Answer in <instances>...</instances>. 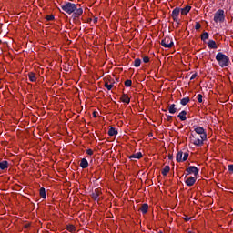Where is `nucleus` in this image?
Instances as JSON below:
<instances>
[{
	"label": "nucleus",
	"mask_w": 233,
	"mask_h": 233,
	"mask_svg": "<svg viewBox=\"0 0 233 233\" xmlns=\"http://www.w3.org/2000/svg\"><path fill=\"white\" fill-rule=\"evenodd\" d=\"M61 9L66 14H73V19H77V17H81L83 15V8L77 7V5L74 3L67 2L65 5H61Z\"/></svg>",
	"instance_id": "nucleus-1"
},
{
	"label": "nucleus",
	"mask_w": 233,
	"mask_h": 233,
	"mask_svg": "<svg viewBox=\"0 0 233 233\" xmlns=\"http://www.w3.org/2000/svg\"><path fill=\"white\" fill-rule=\"evenodd\" d=\"M216 61L218 63L220 68H226L228 66V65H230V57L222 52H219L216 55Z\"/></svg>",
	"instance_id": "nucleus-2"
},
{
	"label": "nucleus",
	"mask_w": 233,
	"mask_h": 233,
	"mask_svg": "<svg viewBox=\"0 0 233 233\" xmlns=\"http://www.w3.org/2000/svg\"><path fill=\"white\" fill-rule=\"evenodd\" d=\"M213 21L216 23H224L225 22V11L223 9H218L214 14Z\"/></svg>",
	"instance_id": "nucleus-3"
},
{
	"label": "nucleus",
	"mask_w": 233,
	"mask_h": 233,
	"mask_svg": "<svg viewBox=\"0 0 233 233\" xmlns=\"http://www.w3.org/2000/svg\"><path fill=\"white\" fill-rule=\"evenodd\" d=\"M160 45H162L164 48H172V46H174V40L167 36L161 40Z\"/></svg>",
	"instance_id": "nucleus-4"
},
{
	"label": "nucleus",
	"mask_w": 233,
	"mask_h": 233,
	"mask_svg": "<svg viewBox=\"0 0 233 233\" xmlns=\"http://www.w3.org/2000/svg\"><path fill=\"white\" fill-rule=\"evenodd\" d=\"M181 12V8L179 7H176L171 14V17L173 19V21H175V23H177V25H179V14Z\"/></svg>",
	"instance_id": "nucleus-5"
},
{
	"label": "nucleus",
	"mask_w": 233,
	"mask_h": 233,
	"mask_svg": "<svg viewBox=\"0 0 233 233\" xmlns=\"http://www.w3.org/2000/svg\"><path fill=\"white\" fill-rule=\"evenodd\" d=\"M186 172L187 174L185 176V177L190 174H194L195 177H198V175L199 174V170H198L196 166H190L189 167L186 168Z\"/></svg>",
	"instance_id": "nucleus-6"
},
{
	"label": "nucleus",
	"mask_w": 233,
	"mask_h": 233,
	"mask_svg": "<svg viewBox=\"0 0 233 233\" xmlns=\"http://www.w3.org/2000/svg\"><path fill=\"white\" fill-rule=\"evenodd\" d=\"M195 132L200 136V139L207 140V132L205 131V128L197 127H195Z\"/></svg>",
	"instance_id": "nucleus-7"
},
{
	"label": "nucleus",
	"mask_w": 233,
	"mask_h": 233,
	"mask_svg": "<svg viewBox=\"0 0 233 233\" xmlns=\"http://www.w3.org/2000/svg\"><path fill=\"white\" fill-rule=\"evenodd\" d=\"M193 139V145H195V147H203L204 145V141L203 138L199 139L198 137H196V136H194V134H191Z\"/></svg>",
	"instance_id": "nucleus-8"
},
{
	"label": "nucleus",
	"mask_w": 233,
	"mask_h": 233,
	"mask_svg": "<svg viewBox=\"0 0 233 233\" xmlns=\"http://www.w3.org/2000/svg\"><path fill=\"white\" fill-rule=\"evenodd\" d=\"M197 179L198 178L196 177H190L187 179H186L185 183L187 187H194Z\"/></svg>",
	"instance_id": "nucleus-9"
},
{
	"label": "nucleus",
	"mask_w": 233,
	"mask_h": 233,
	"mask_svg": "<svg viewBox=\"0 0 233 233\" xmlns=\"http://www.w3.org/2000/svg\"><path fill=\"white\" fill-rule=\"evenodd\" d=\"M141 157H143V153L137 152V153L131 155L129 157V159H131V161H134V159H141Z\"/></svg>",
	"instance_id": "nucleus-10"
},
{
	"label": "nucleus",
	"mask_w": 233,
	"mask_h": 233,
	"mask_svg": "<svg viewBox=\"0 0 233 233\" xmlns=\"http://www.w3.org/2000/svg\"><path fill=\"white\" fill-rule=\"evenodd\" d=\"M190 10H192V6L187 5L186 7L181 8L180 12H181L182 15H187V14H188V12H190Z\"/></svg>",
	"instance_id": "nucleus-11"
},
{
	"label": "nucleus",
	"mask_w": 233,
	"mask_h": 233,
	"mask_svg": "<svg viewBox=\"0 0 233 233\" xmlns=\"http://www.w3.org/2000/svg\"><path fill=\"white\" fill-rule=\"evenodd\" d=\"M208 48H211L212 50H216L218 48V44H216V41L209 40L208 43Z\"/></svg>",
	"instance_id": "nucleus-12"
},
{
	"label": "nucleus",
	"mask_w": 233,
	"mask_h": 233,
	"mask_svg": "<svg viewBox=\"0 0 233 233\" xmlns=\"http://www.w3.org/2000/svg\"><path fill=\"white\" fill-rule=\"evenodd\" d=\"M28 78L31 83H35V81H37V76H35V73L34 72L28 73Z\"/></svg>",
	"instance_id": "nucleus-13"
},
{
	"label": "nucleus",
	"mask_w": 233,
	"mask_h": 233,
	"mask_svg": "<svg viewBox=\"0 0 233 233\" xmlns=\"http://www.w3.org/2000/svg\"><path fill=\"white\" fill-rule=\"evenodd\" d=\"M177 117H179L180 121H187V111L183 110L178 115Z\"/></svg>",
	"instance_id": "nucleus-14"
},
{
	"label": "nucleus",
	"mask_w": 233,
	"mask_h": 233,
	"mask_svg": "<svg viewBox=\"0 0 233 233\" xmlns=\"http://www.w3.org/2000/svg\"><path fill=\"white\" fill-rule=\"evenodd\" d=\"M81 168H88V160L86 158H82L80 162Z\"/></svg>",
	"instance_id": "nucleus-15"
},
{
	"label": "nucleus",
	"mask_w": 233,
	"mask_h": 233,
	"mask_svg": "<svg viewBox=\"0 0 233 233\" xmlns=\"http://www.w3.org/2000/svg\"><path fill=\"white\" fill-rule=\"evenodd\" d=\"M8 168V161L3 160L0 162V170H6Z\"/></svg>",
	"instance_id": "nucleus-16"
},
{
	"label": "nucleus",
	"mask_w": 233,
	"mask_h": 233,
	"mask_svg": "<svg viewBox=\"0 0 233 233\" xmlns=\"http://www.w3.org/2000/svg\"><path fill=\"white\" fill-rule=\"evenodd\" d=\"M121 101L123 103H127V105H128L130 103V97H128V95L123 94L121 96Z\"/></svg>",
	"instance_id": "nucleus-17"
},
{
	"label": "nucleus",
	"mask_w": 233,
	"mask_h": 233,
	"mask_svg": "<svg viewBox=\"0 0 233 233\" xmlns=\"http://www.w3.org/2000/svg\"><path fill=\"white\" fill-rule=\"evenodd\" d=\"M169 114H176L177 112V108H176V104H171L168 107Z\"/></svg>",
	"instance_id": "nucleus-18"
},
{
	"label": "nucleus",
	"mask_w": 233,
	"mask_h": 233,
	"mask_svg": "<svg viewBox=\"0 0 233 233\" xmlns=\"http://www.w3.org/2000/svg\"><path fill=\"white\" fill-rule=\"evenodd\" d=\"M177 163H183V151H178L176 157Z\"/></svg>",
	"instance_id": "nucleus-19"
},
{
	"label": "nucleus",
	"mask_w": 233,
	"mask_h": 233,
	"mask_svg": "<svg viewBox=\"0 0 233 233\" xmlns=\"http://www.w3.org/2000/svg\"><path fill=\"white\" fill-rule=\"evenodd\" d=\"M188 103H190V97L188 96L184 97L180 100V105H182L183 106L188 105Z\"/></svg>",
	"instance_id": "nucleus-20"
},
{
	"label": "nucleus",
	"mask_w": 233,
	"mask_h": 233,
	"mask_svg": "<svg viewBox=\"0 0 233 233\" xmlns=\"http://www.w3.org/2000/svg\"><path fill=\"white\" fill-rule=\"evenodd\" d=\"M117 134H118V132L115 127H111L108 130V136H110V137L117 136Z\"/></svg>",
	"instance_id": "nucleus-21"
},
{
	"label": "nucleus",
	"mask_w": 233,
	"mask_h": 233,
	"mask_svg": "<svg viewBox=\"0 0 233 233\" xmlns=\"http://www.w3.org/2000/svg\"><path fill=\"white\" fill-rule=\"evenodd\" d=\"M91 198L94 201H97L99 199V191L95 190V192L91 194Z\"/></svg>",
	"instance_id": "nucleus-22"
},
{
	"label": "nucleus",
	"mask_w": 233,
	"mask_h": 233,
	"mask_svg": "<svg viewBox=\"0 0 233 233\" xmlns=\"http://www.w3.org/2000/svg\"><path fill=\"white\" fill-rule=\"evenodd\" d=\"M140 212L147 214V212H148V204H143L140 208Z\"/></svg>",
	"instance_id": "nucleus-23"
},
{
	"label": "nucleus",
	"mask_w": 233,
	"mask_h": 233,
	"mask_svg": "<svg viewBox=\"0 0 233 233\" xmlns=\"http://www.w3.org/2000/svg\"><path fill=\"white\" fill-rule=\"evenodd\" d=\"M39 194L43 199H46V190L45 189V187L40 188Z\"/></svg>",
	"instance_id": "nucleus-24"
},
{
	"label": "nucleus",
	"mask_w": 233,
	"mask_h": 233,
	"mask_svg": "<svg viewBox=\"0 0 233 233\" xmlns=\"http://www.w3.org/2000/svg\"><path fill=\"white\" fill-rule=\"evenodd\" d=\"M170 172V166H165V167L162 169V176H167Z\"/></svg>",
	"instance_id": "nucleus-25"
},
{
	"label": "nucleus",
	"mask_w": 233,
	"mask_h": 233,
	"mask_svg": "<svg viewBox=\"0 0 233 233\" xmlns=\"http://www.w3.org/2000/svg\"><path fill=\"white\" fill-rule=\"evenodd\" d=\"M66 230H68V232H76V226L69 224L66 226Z\"/></svg>",
	"instance_id": "nucleus-26"
},
{
	"label": "nucleus",
	"mask_w": 233,
	"mask_h": 233,
	"mask_svg": "<svg viewBox=\"0 0 233 233\" xmlns=\"http://www.w3.org/2000/svg\"><path fill=\"white\" fill-rule=\"evenodd\" d=\"M134 66H136V68H139V66H141V59L139 58L135 59Z\"/></svg>",
	"instance_id": "nucleus-27"
},
{
	"label": "nucleus",
	"mask_w": 233,
	"mask_h": 233,
	"mask_svg": "<svg viewBox=\"0 0 233 233\" xmlns=\"http://www.w3.org/2000/svg\"><path fill=\"white\" fill-rule=\"evenodd\" d=\"M210 35H208V32H204L202 35H201V40L202 41H207V39H208Z\"/></svg>",
	"instance_id": "nucleus-28"
},
{
	"label": "nucleus",
	"mask_w": 233,
	"mask_h": 233,
	"mask_svg": "<svg viewBox=\"0 0 233 233\" xmlns=\"http://www.w3.org/2000/svg\"><path fill=\"white\" fill-rule=\"evenodd\" d=\"M104 86H105V88H107L108 90H112V88H114V84H108V82H106Z\"/></svg>",
	"instance_id": "nucleus-29"
},
{
	"label": "nucleus",
	"mask_w": 233,
	"mask_h": 233,
	"mask_svg": "<svg viewBox=\"0 0 233 233\" xmlns=\"http://www.w3.org/2000/svg\"><path fill=\"white\" fill-rule=\"evenodd\" d=\"M46 21H54V19H56V17L54 16V15H48L46 16Z\"/></svg>",
	"instance_id": "nucleus-30"
},
{
	"label": "nucleus",
	"mask_w": 233,
	"mask_h": 233,
	"mask_svg": "<svg viewBox=\"0 0 233 233\" xmlns=\"http://www.w3.org/2000/svg\"><path fill=\"white\" fill-rule=\"evenodd\" d=\"M125 86H127V87L132 86V80H130V79L126 80Z\"/></svg>",
	"instance_id": "nucleus-31"
},
{
	"label": "nucleus",
	"mask_w": 233,
	"mask_h": 233,
	"mask_svg": "<svg viewBox=\"0 0 233 233\" xmlns=\"http://www.w3.org/2000/svg\"><path fill=\"white\" fill-rule=\"evenodd\" d=\"M197 98H198V103H203V95L198 94L197 96Z\"/></svg>",
	"instance_id": "nucleus-32"
},
{
	"label": "nucleus",
	"mask_w": 233,
	"mask_h": 233,
	"mask_svg": "<svg viewBox=\"0 0 233 233\" xmlns=\"http://www.w3.org/2000/svg\"><path fill=\"white\" fill-rule=\"evenodd\" d=\"M188 159V152L184 153V156L182 157V162L187 161Z\"/></svg>",
	"instance_id": "nucleus-33"
},
{
	"label": "nucleus",
	"mask_w": 233,
	"mask_h": 233,
	"mask_svg": "<svg viewBox=\"0 0 233 233\" xmlns=\"http://www.w3.org/2000/svg\"><path fill=\"white\" fill-rule=\"evenodd\" d=\"M199 28H201V24H199V22H196L195 29L199 30Z\"/></svg>",
	"instance_id": "nucleus-34"
},
{
	"label": "nucleus",
	"mask_w": 233,
	"mask_h": 233,
	"mask_svg": "<svg viewBox=\"0 0 233 233\" xmlns=\"http://www.w3.org/2000/svg\"><path fill=\"white\" fill-rule=\"evenodd\" d=\"M228 170L233 174V164L228 166Z\"/></svg>",
	"instance_id": "nucleus-35"
},
{
	"label": "nucleus",
	"mask_w": 233,
	"mask_h": 233,
	"mask_svg": "<svg viewBox=\"0 0 233 233\" xmlns=\"http://www.w3.org/2000/svg\"><path fill=\"white\" fill-rule=\"evenodd\" d=\"M143 62L144 63H149L150 62V58L148 56H144L143 57Z\"/></svg>",
	"instance_id": "nucleus-36"
},
{
	"label": "nucleus",
	"mask_w": 233,
	"mask_h": 233,
	"mask_svg": "<svg viewBox=\"0 0 233 233\" xmlns=\"http://www.w3.org/2000/svg\"><path fill=\"white\" fill-rule=\"evenodd\" d=\"M86 154H87L88 156H92V155L94 154V151H93L92 149H87V150H86Z\"/></svg>",
	"instance_id": "nucleus-37"
},
{
	"label": "nucleus",
	"mask_w": 233,
	"mask_h": 233,
	"mask_svg": "<svg viewBox=\"0 0 233 233\" xmlns=\"http://www.w3.org/2000/svg\"><path fill=\"white\" fill-rule=\"evenodd\" d=\"M198 77V74H193L190 77V81H192L193 79L197 78Z\"/></svg>",
	"instance_id": "nucleus-38"
},
{
	"label": "nucleus",
	"mask_w": 233,
	"mask_h": 233,
	"mask_svg": "<svg viewBox=\"0 0 233 233\" xmlns=\"http://www.w3.org/2000/svg\"><path fill=\"white\" fill-rule=\"evenodd\" d=\"M167 121H172V116L170 115H166Z\"/></svg>",
	"instance_id": "nucleus-39"
},
{
	"label": "nucleus",
	"mask_w": 233,
	"mask_h": 233,
	"mask_svg": "<svg viewBox=\"0 0 233 233\" xmlns=\"http://www.w3.org/2000/svg\"><path fill=\"white\" fill-rule=\"evenodd\" d=\"M184 219H185L186 221H188L189 219H192V218H190V217H188V216H185V217H184Z\"/></svg>",
	"instance_id": "nucleus-40"
},
{
	"label": "nucleus",
	"mask_w": 233,
	"mask_h": 233,
	"mask_svg": "<svg viewBox=\"0 0 233 233\" xmlns=\"http://www.w3.org/2000/svg\"><path fill=\"white\" fill-rule=\"evenodd\" d=\"M167 157H168V159H170V160L174 159V156H172L171 154H168Z\"/></svg>",
	"instance_id": "nucleus-41"
},
{
	"label": "nucleus",
	"mask_w": 233,
	"mask_h": 233,
	"mask_svg": "<svg viewBox=\"0 0 233 233\" xmlns=\"http://www.w3.org/2000/svg\"><path fill=\"white\" fill-rule=\"evenodd\" d=\"M93 117H97V112L96 111L93 112Z\"/></svg>",
	"instance_id": "nucleus-42"
},
{
	"label": "nucleus",
	"mask_w": 233,
	"mask_h": 233,
	"mask_svg": "<svg viewBox=\"0 0 233 233\" xmlns=\"http://www.w3.org/2000/svg\"><path fill=\"white\" fill-rule=\"evenodd\" d=\"M96 22H97V18H95V19H94V23H96Z\"/></svg>",
	"instance_id": "nucleus-43"
},
{
	"label": "nucleus",
	"mask_w": 233,
	"mask_h": 233,
	"mask_svg": "<svg viewBox=\"0 0 233 233\" xmlns=\"http://www.w3.org/2000/svg\"><path fill=\"white\" fill-rule=\"evenodd\" d=\"M28 227H29L28 225H25V228H28Z\"/></svg>",
	"instance_id": "nucleus-44"
},
{
	"label": "nucleus",
	"mask_w": 233,
	"mask_h": 233,
	"mask_svg": "<svg viewBox=\"0 0 233 233\" xmlns=\"http://www.w3.org/2000/svg\"><path fill=\"white\" fill-rule=\"evenodd\" d=\"M116 81H119V78H116Z\"/></svg>",
	"instance_id": "nucleus-45"
},
{
	"label": "nucleus",
	"mask_w": 233,
	"mask_h": 233,
	"mask_svg": "<svg viewBox=\"0 0 233 233\" xmlns=\"http://www.w3.org/2000/svg\"><path fill=\"white\" fill-rule=\"evenodd\" d=\"M158 233H163V231H159Z\"/></svg>",
	"instance_id": "nucleus-46"
}]
</instances>
